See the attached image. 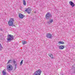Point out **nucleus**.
Here are the masks:
<instances>
[{
  "instance_id": "1",
  "label": "nucleus",
  "mask_w": 75,
  "mask_h": 75,
  "mask_svg": "<svg viewBox=\"0 0 75 75\" xmlns=\"http://www.w3.org/2000/svg\"><path fill=\"white\" fill-rule=\"evenodd\" d=\"M14 21V18H11L10 20L8 22V25L15 27V25L13 24Z\"/></svg>"
},
{
  "instance_id": "2",
  "label": "nucleus",
  "mask_w": 75,
  "mask_h": 75,
  "mask_svg": "<svg viewBox=\"0 0 75 75\" xmlns=\"http://www.w3.org/2000/svg\"><path fill=\"white\" fill-rule=\"evenodd\" d=\"M7 41L8 42H10L14 40V36L11 35H7Z\"/></svg>"
},
{
  "instance_id": "3",
  "label": "nucleus",
  "mask_w": 75,
  "mask_h": 75,
  "mask_svg": "<svg viewBox=\"0 0 75 75\" xmlns=\"http://www.w3.org/2000/svg\"><path fill=\"white\" fill-rule=\"evenodd\" d=\"M45 17L47 20H50V18L52 17V15L50 13L48 12L46 14Z\"/></svg>"
},
{
  "instance_id": "4",
  "label": "nucleus",
  "mask_w": 75,
  "mask_h": 75,
  "mask_svg": "<svg viewBox=\"0 0 75 75\" xmlns=\"http://www.w3.org/2000/svg\"><path fill=\"white\" fill-rule=\"evenodd\" d=\"M41 70L38 69L33 74V75H40L41 74Z\"/></svg>"
},
{
  "instance_id": "5",
  "label": "nucleus",
  "mask_w": 75,
  "mask_h": 75,
  "mask_svg": "<svg viewBox=\"0 0 75 75\" xmlns=\"http://www.w3.org/2000/svg\"><path fill=\"white\" fill-rule=\"evenodd\" d=\"M7 68L8 70L9 71L13 70V66L10 64H9L7 65Z\"/></svg>"
},
{
  "instance_id": "6",
  "label": "nucleus",
  "mask_w": 75,
  "mask_h": 75,
  "mask_svg": "<svg viewBox=\"0 0 75 75\" xmlns=\"http://www.w3.org/2000/svg\"><path fill=\"white\" fill-rule=\"evenodd\" d=\"M25 11L27 12L28 14H30L31 13V8L30 7H28L27 8H25Z\"/></svg>"
},
{
  "instance_id": "7",
  "label": "nucleus",
  "mask_w": 75,
  "mask_h": 75,
  "mask_svg": "<svg viewBox=\"0 0 75 75\" xmlns=\"http://www.w3.org/2000/svg\"><path fill=\"white\" fill-rule=\"evenodd\" d=\"M46 37L48 38H50V39H52V35L50 33H48L46 34Z\"/></svg>"
},
{
  "instance_id": "8",
  "label": "nucleus",
  "mask_w": 75,
  "mask_h": 75,
  "mask_svg": "<svg viewBox=\"0 0 75 75\" xmlns=\"http://www.w3.org/2000/svg\"><path fill=\"white\" fill-rule=\"evenodd\" d=\"M25 17V16L23 15V14H21V13H19V17L20 18H23L24 17Z\"/></svg>"
},
{
  "instance_id": "9",
  "label": "nucleus",
  "mask_w": 75,
  "mask_h": 75,
  "mask_svg": "<svg viewBox=\"0 0 75 75\" xmlns=\"http://www.w3.org/2000/svg\"><path fill=\"white\" fill-rule=\"evenodd\" d=\"M69 4L70 6H71L72 8L75 6V4H74V3L72 2V1H70Z\"/></svg>"
},
{
  "instance_id": "10",
  "label": "nucleus",
  "mask_w": 75,
  "mask_h": 75,
  "mask_svg": "<svg viewBox=\"0 0 75 75\" xmlns=\"http://www.w3.org/2000/svg\"><path fill=\"white\" fill-rule=\"evenodd\" d=\"M52 22H53V19H51L49 21L47 22V23L48 24H51Z\"/></svg>"
},
{
  "instance_id": "11",
  "label": "nucleus",
  "mask_w": 75,
  "mask_h": 75,
  "mask_svg": "<svg viewBox=\"0 0 75 75\" xmlns=\"http://www.w3.org/2000/svg\"><path fill=\"white\" fill-rule=\"evenodd\" d=\"M48 55L50 57V58H51L52 59L54 58H53V55H52V54L51 53H49L48 54Z\"/></svg>"
},
{
  "instance_id": "12",
  "label": "nucleus",
  "mask_w": 75,
  "mask_h": 75,
  "mask_svg": "<svg viewBox=\"0 0 75 75\" xmlns=\"http://www.w3.org/2000/svg\"><path fill=\"white\" fill-rule=\"evenodd\" d=\"M59 48L60 50H63L64 48V46L63 45H61L59 46Z\"/></svg>"
},
{
  "instance_id": "13",
  "label": "nucleus",
  "mask_w": 75,
  "mask_h": 75,
  "mask_svg": "<svg viewBox=\"0 0 75 75\" xmlns=\"http://www.w3.org/2000/svg\"><path fill=\"white\" fill-rule=\"evenodd\" d=\"M22 43L23 45H25V44H27V41H22Z\"/></svg>"
},
{
  "instance_id": "14",
  "label": "nucleus",
  "mask_w": 75,
  "mask_h": 75,
  "mask_svg": "<svg viewBox=\"0 0 75 75\" xmlns=\"http://www.w3.org/2000/svg\"><path fill=\"white\" fill-rule=\"evenodd\" d=\"M23 5H24V6L26 5V2H25V0H23Z\"/></svg>"
},
{
  "instance_id": "15",
  "label": "nucleus",
  "mask_w": 75,
  "mask_h": 75,
  "mask_svg": "<svg viewBox=\"0 0 75 75\" xmlns=\"http://www.w3.org/2000/svg\"><path fill=\"white\" fill-rule=\"evenodd\" d=\"M59 44H65V43H64V42L60 41L59 42Z\"/></svg>"
},
{
  "instance_id": "16",
  "label": "nucleus",
  "mask_w": 75,
  "mask_h": 75,
  "mask_svg": "<svg viewBox=\"0 0 75 75\" xmlns=\"http://www.w3.org/2000/svg\"><path fill=\"white\" fill-rule=\"evenodd\" d=\"M17 65H18L16 64H15V67L14 68L13 70H16L17 68Z\"/></svg>"
},
{
  "instance_id": "17",
  "label": "nucleus",
  "mask_w": 75,
  "mask_h": 75,
  "mask_svg": "<svg viewBox=\"0 0 75 75\" xmlns=\"http://www.w3.org/2000/svg\"><path fill=\"white\" fill-rule=\"evenodd\" d=\"M23 60H22L20 63V65H21L23 64Z\"/></svg>"
},
{
  "instance_id": "18",
  "label": "nucleus",
  "mask_w": 75,
  "mask_h": 75,
  "mask_svg": "<svg viewBox=\"0 0 75 75\" xmlns=\"http://www.w3.org/2000/svg\"><path fill=\"white\" fill-rule=\"evenodd\" d=\"M11 59L9 60L7 62V64H9V63H10V62H11Z\"/></svg>"
},
{
  "instance_id": "19",
  "label": "nucleus",
  "mask_w": 75,
  "mask_h": 75,
  "mask_svg": "<svg viewBox=\"0 0 75 75\" xmlns=\"http://www.w3.org/2000/svg\"><path fill=\"white\" fill-rule=\"evenodd\" d=\"M0 49L1 50V49L3 48V47H2V46H1V45L0 44Z\"/></svg>"
},
{
  "instance_id": "20",
  "label": "nucleus",
  "mask_w": 75,
  "mask_h": 75,
  "mask_svg": "<svg viewBox=\"0 0 75 75\" xmlns=\"http://www.w3.org/2000/svg\"><path fill=\"white\" fill-rule=\"evenodd\" d=\"M72 70L73 69V70H75V67H74L73 66H72Z\"/></svg>"
},
{
  "instance_id": "21",
  "label": "nucleus",
  "mask_w": 75,
  "mask_h": 75,
  "mask_svg": "<svg viewBox=\"0 0 75 75\" xmlns=\"http://www.w3.org/2000/svg\"><path fill=\"white\" fill-rule=\"evenodd\" d=\"M72 73H73V74H75V70H73V71H72Z\"/></svg>"
},
{
  "instance_id": "22",
  "label": "nucleus",
  "mask_w": 75,
  "mask_h": 75,
  "mask_svg": "<svg viewBox=\"0 0 75 75\" xmlns=\"http://www.w3.org/2000/svg\"><path fill=\"white\" fill-rule=\"evenodd\" d=\"M13 64H15V63H16V61H15V60H13Z\"/></svg>"
},
{
  "instance_id": "23",
  "label": "nucleus",
  "mask_w": 75,
  "mask_h": 75,
  "mask_svg": "<svg viewBox=\"0 0 75 75\" xmlns=\"http://www.w3.org/2000/svg\"><path fill=\"white\" fill-rule=\"evenodd\" d=\"M0 30L1 31H3V29H2L1 28H0Z\"/></svg>"
},
{
  "instance_id": "24",
  "label": "nucleus",
  "mask_w": 75,
  "mask_h": 75,
  "mask_svg": "<svg viewBox=\"0 0 75 75\" xmlns=\"http://www.w3.org/2000/svg\"><path fill=\"white\" fill-rule=\"evenodd\" d=\"M2 37V36L1 35H0V37Z\"/></svg>"
},
{
  "instance_id": "25",
  "label": "nucleus",
  "mask_w": 75,
  "mask_h": 75,
  "mask_svg": "<svg viewBox=\"0 0 75 75\" xmlns=\"http://www.w3.org/2000/svg\"><path fill=\"white\" fill-rule=\"evenodd\" d=\"M34 13H35H35H37L36 12H34Z\"/></svg>"
}]
</instances>
